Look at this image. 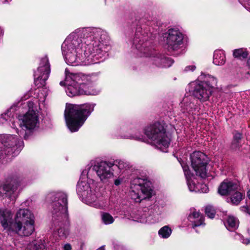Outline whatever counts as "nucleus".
Instances as JSON below:
<instances>
[{"label":"nucleus","instance_id":"nucleus-14","mask_svg":"<svg viewBox=\"0 0 250 250\" xmlns=\"http://www.w3.org/2000/svg\"><path fill=\"white\" fill-rule=\"evenodd\" d=\"M20 125L23 130H32L34 129L39 123L37 113L34 110L29 111L21 119Z\"/></svg>","mask_w":250,"mask_h":250},{"label":"nucleus","instance_id":"nucleus-40","mask_svg":"<svg viewBox=\"0 0 250 250\" xmlns=\"http://www.w3.org/2000/svg\"><path fill=\"white\" fill-rule=\"evenodd\" d=\"M240 141H232L231 148L234 150H237L240 148Z\"/></svg>","mask_w":250,"mask_h":250},{"label":"nucleus","instance_id":"nucleus-31","mask_svg":"<svg viewBox=\"0 0 250 250\" xmlns=\"http://www.w3.org/2000/svg\"><path fill=\"white\" fill-rule=\"evenodd\" d=\"M8 111L6 113L2 114L0 116V123L3 124L5 122L9 121L12 122V127H14L15 125L13 121V116H11V113Z\"/></svg>","mask_w":250,"mask_h":250},{"label":"nucleus","instance_id":"nucleus-30","mask_svg":"<svg viewBox=\"0 0 250 250\" xmlns=\"http://www.w3.org/2000/svg\"><path fill=\"white\" fill-rule=\"evenodd\" d=\"M233 55L235 58H237L239 59H245L248 57V53L246 50L243 48H240L234 50Z\"/></svg>","mask_w":250,"mask_h":250},{"label":"nucleus","instance_id":"nucleus-42","mask_svg":"<svg viewBox=\"0 0 250 250\" xmlns=\"http://www.w3.org/2000/svg\"><path fill=\"white\" fill-rule=\"evenodd\" d=\"M242 138V135L239 133H236L233 137V141H240Z\"/></svg>","mask_w":250,"mask_h":250},{"label":"nucleus","instance_id":"nucleus-12","mask_svg":"<svg viewBox=\"0 0 250 250\" xmlns=\"http://www.w3.org/2000/svg\"><path fill=\"white\" fill-rule=\"evenodd\" d=\"M115 165L106 162H101L95 165L93 169L96 172L101 181L106 182L108 180L113 176V167Z\"/></svg>","mask_w":250,"mask_h":250},{"label":"nucleus","instance_id":"nucleus-47","mask_svg":"<svg viewBox=\"0 0 250 250\" xmlns=\"http://www.w3.org/2000/svg\"><path fill=\"white\" fill-rule=\"evenodd\" d=\"M3 35V30L0 27V36H2Z\"/></svg>","mask_w":250,"mask_h":250},{"label":"nucleus","instance_id":"nucleus-16","mask_svg":"<svg viewBox=\"0 0 250 250\" xmlns=\"http://www.w3.org/2000/svg\"><path fill=\"white\" fill-rule=\"evenodd\" d=\"M18 186L19 183L15 180H12L10 183L0 186V198H15V195L14 194L16 191Z\"/></svg>","mask_w":250,"mask_h":250},{"label":"nucleus","instance_id":"nucleus-6","mask_svg":"<svg viewBox=\"0 0 250 250\" xmlns=\"http://www.w3.org/2000/svg\"><path fill=\"white\" fill-rule=\"evenodd\" d=\"M144 130L145 135L158 149L163 152H167V148L170 144V139L162 125L156 123L146 126Z\"/></svg>","mask_w":250,"mask_h":250},{"label":"nucleus","instance_id":"nucleus-13","mask_svg":"<svg viewBox=\"0 0 250 250\" xmlns=\"http://www.w3.org/2000/svg\"><path fill=\"white\" fill-rule=\"evenodd\" d=\"M165 38L168 47L173 50L179 48L183 43V35L177 29H169L165 33Z\"/></svg>","mask_w":250,"mask_h":250},{"label":"nucleus","instance_id":"nucleus-29","mask_svg":"<svg viewBox=\"0 0 250 250\" xmlns=\"http://www.w3.org/2000/svg\"><path fill=\"white\" fill-rule=\"evenodd\" d=\"M172 232L171 229L167 226L162 227L159 230V236L163 238H167L171 235Z\"/></svg>","mask_w":250,"mask_h":250},{"label":"nucleus","instance_id":"nucleus-38","mask_svg":"<svg viewBox=\"0 0 250 250\" xmlns=\"http://www.w3.org/2000/svg\"><path fill=\"white\" fill-rule=\"evenodd\" d=\"M183 170L184 171V174L186 177L187 178L188 177L191 178L193 175L191 174L189 170L188 166H187L186 164H182V165Z\"/></svg>","mask_w":250,"mask_h":250},{"label":"nucleus","instance_id":"nucleus-36","mask_svg":"<svg viewBox=\"0 0 250 250\" xmlns=\"http://www.w3.org/2000/svg\"><path fill=\"white\" fill-rule=\"evenodd\" d=\"M115 166L118 167L120 170H126L129 168L128 165L123 161H119L118 162V164H116Z\"/></svg>","mask_w":250,"mask_h":250},{"label":"nucleus","instance_id":"nucleus-18","mask_svg":"<svg viewBox=\"0 0 250 250\" xmlns=\"http://www.w3.org/2000/svg\"><path fill=\"white\" fill-rule=\"evenodd\" d=\"M196 100L192 96L184 98L181 103V110L183 113L189 114H195L198 110V106L195 103Z\"/></svg>","mask_w":250,"mask_h":250},{"label":"nucleus","instance_id":"nucleus-52","mask_svg":"<svg viewBox=\"0 0 250 250\" xmlns=\"http://www.w3.org/2000/svg\"><path fill=\"white\" fill-rule=\"evenodd\" d=\"M25 135L26 134H25V136H24V138H26Z\"/></svg>","mask_w":250,"mask_h":250},{"label":"nucleus","instance_id":"nucleus-45","mask_svg":"<svg viewBox=\"0 0 250 250\" xmlns=\"http://www.w3.org/2000/svg\"><path fill=\"white\" fill-rule=\"evenodd\" d=\"M60 84L62 86H63L65 84H66L67 86H68V84H67V83L66 82V81L65 80V82H63V81H61L60 83Z\"/></svg>","mask_w":250,"mask_h":250},{"label":"nucleus","instance_id":"nucleus-2","mask_svg":"<svg viewBox=\"0 0 250 250\" xmlns=\"http://www.w3.org/2000/svg\"><path fill=\"white\" fill-rule=\"evenodd\" d=\"M66 81L68 87L65 90L67 95L71 97L79 95H95L99 90L95 88L97 80L94 75H87L82 73H67L65 70Z\"/></svg>","mask_w":250,"mask_h":250},{"label":"nucleus","instance_id":"nucleus-35","mask_svg":"<svg viewBox=\"0 0 250 250\" xmlns=\"http://www.w3.org/2000/svg\"><path fill=\"white\" fill-rule=\"evenodd\" d=\"M194 221H190L192 225V228H194L195 227L200 226L203 224L204 222V218L200 217L199 219H193Z\"/></svg>","mask_w":250,"mask_h":250},{"label":"nucleus","instance_id":"nucleus-49","mask_svg":"<svg viewBox=\"0 0 250 250\" xmlns=\"http://www.w3.org/2000/svg\"><path fill=\"white\" fill-rule=\"evenodd\" d=\"M244 1L248 2V4L250 5V0H244Z\"/></svg>","mask_w":250,"mask_h":250},{"label":"nucleus","instance_id":"nucleus-32","mask_svg":"<svg viewBox=\"0 0 250 250\" xmlns=\"http://www.w3.org/2000/svg\"><path fill=\"white\" fill-rule=\"evenodd\" d=\"M102 220L105 225L111 224L114 221L113 217L109 213L106 212L102 214Z\"/></svg>","mask_w":250,"mask_h":250},{"label":"nucleus","instance_id":"nucleus-7","mask_svg":"<svg viewBox=\"0 0 250 250\" xmlns=\"http://www.w3.org/2000/svg\"><path fill=\"white\" fill-rule=\"evenodd\" d=\"M152 192L151 183L146 179L137 177L131 181L129 196L134 202L140 203L150 198Z\"/></svg>","mask_w":250,"mask_h":250},{"label":"nucleus","instance_id":"nucleus-44","mask_svg":"<svg viewBox=\"0 0 250 250\" xmlns=\"http://www.w3.org/2000/svg\"><path fill=\"white\" fill-rule=\"evenodd\" d=\"M122 181L123 180L121 178L117 179L115 180L114 184L116 186H119L122 183Z\"/></svg>","mask_w":250,"mask_h":250},{"label":"nucleus","instance_id":"nucleus-8","mask_svg":"<svg viewBox=\"0 0 250 250\" xmlns=\"http://www.w3.org/2000/svg\"><path fill=\"white\" fill-rule=\"evenodd\" d=\"M23 146L22 140L13 135L0 134V153L11 155L18 153Z\"/></svg>","mask_w":250,"mask_h":250},{"label":"nucleus","instance_id":"nucleus-3","mask_svg":"<svg viewBox=\"0 0 250 250\" xmlns=\"http://www.w3.org/2000/svg\"><path fill=\"white\" fill-rule=\"evenodd\" d=\"M47 201L52 200V214L55 224L60 222L61 226L57 229L60 239H65L69 233L68 227L65 224L68 221L67 195L62 191L51 192L47 194Z\"/></svg>","mask_w":250,"mask_h":250},{"label":"nucleus","instance_id":"nucleus-23","mask_svg":"<svg viewBox=\"0 0 250 250\" xmlns=\"http://www.w3.org/2000/svg\"><path fill=\"white\" fill-rule=\"evenodd\" d=\"M200 79L203 80V81H201V82L207 83L208 86H209V88H211V89L213 87L216 85V79L208 74H205L203 73H202L201 76H200Z\"/></svg>","mask_w":250,"mask_h":250},{"label":"nucleus","instance_id":"nucleus-41","mask_svg":"<svg viewBox=\"0 0 250 250\" xmlns=\"http://www.w3.org/2000/svg\"><path fill=\"white\" fill-rule=\"evenodd\" d=\"M195 69L196 66L194 65H188L185 68L184 71L185 72L193 71Z\"/></svg>","mask_w":250,"mask_h":250},{"label":"nucleus","instance_id":"nucleus-9","mask_svg":"<svg viewBox=\"0 0 250 250\" xmlns=\"http://www.w3.org/2000/svg\"><path fill=\"white\" fill-rule=\"evenodd\" d=\"M207 156L203 152L195 151L190 155L191 166L196 175L202 178L207 176Z\"/></svg>","mask_w":250,"mask_h":250},{"label":"nucleus","instance_id":"nucleus-33","mask_svg":"<svg viewBox=\"0 0 250 250\" xmlns=\"http://www.w3.org/2000/svg\"><path fill=\"white\" fill-rule=\"evenodd\" d=\"M205 213L209 218H213L215 215V210L212 206L208 205L205 208Z\"/></svg>","mask_w":250,"mask_h":250},{"label":"nucleus","instance_id":"nucleus-28","mask_svg":"<svg viewBox=\"0 0 250 250\" xmlns=\"http://www.w3.org/2000/svg\"><path fill=\"white\" fill-rule=\"evenodd\" d=\"M245 195L241 192L236 190L231 194L230 202L232 204L238 205L244 199Z\"/></svg>","mask_w":250,"mask_h":250},{"label":"nucleus","instance_id":"nucleus-53","mask_svg":"<svg viewBox=\"0 0 250 250\" xmlns=\"http://www.w3.org/2000/svg\"><path fill=\"white\" fill-rule=\"evenodd\" d=\"M0 250H2V249H1V248H0Z\"/></svg>","mask_w":250,"mask_h":250},{"label":"nucleus","instance_id":"nucleus-21","mask_svg":"<svg viewBox=\"0 0 250 250\" xmlns=\"http://www.w3.org/2000/svg\"><path fill=\"white\" fill-rule=\"evenodd\" d=\"M188 188L191 191L202 192L206 193L208 191V188L206 185L196 184L191 178H187Z\"/></svg>","mask_w":250,"mask_h":250},{"label":"nucleus","instance_id":"nucleus-37","mask_svg":"<svg viewBox=\"0 0 250 250\" xmlns=\"http://www.w3.org/2000/svg\"><path fill=\"white\" fill-rule=\"evenodd\" d=\"M200 217H203L199 212L194 211L188 216V219L190 221H194L193 219H199Z\"/></svg>","mask_w":250,"mask_h":250},{"label":"nucleus","instance_id":"nucleus-26","mask_svg":"<svg viewBox=\"0 0 250 250\" xmlns=\"http://www.w3.org/2000/svg\"><path fill=\"white\" fill-rule=\"evenodd\" d=\"M26 250H46V246L44 240H35L29 244Z\"/></svg>","mask_w":250,"mask_h":250},{"label":"nucleus","instance_id":"nucleus-11","mask_svg":"<svg viewBox=\"0 0 250 250\" xmlns=\"http://www.w3.org/2000/svg\"><path fill=\"white\" fill-rule=\"evenodd\" d=\"M189 86L193 95L201 101H207L211 94L212 89L205 83L193 82L190 83Z\"/></svg>","mask_w":250,"mask_h":250},{"label":"nucleus","instance_id":"nucleus-20","mask_svg":"<svg viewBox=\"0 0 250 250\" xmlns=\"http://www.w3.org/2000/svg\"><path fill=\"white\" fill-rule=\"evenodd\" d=\"M138 36V35L136 34L133 42V44L136 49L140 51L141 53L143 52V49H144V51L143 52V55H141V56L144 55L145 56H150L152 52V50L148 46L150 44L149 42H144V41H142L140 39V37Z\"/></svg>","mask_w":250,"mask_h":250},{"label":"nucleus","instance_id":"nucleus-24","mask_svg":"<svg viewBox=\"0 0 250 250\" xmlns=\"http://www.w3.org/2000/svg\"><path fill=\"white\" fill-rule=\"evenodd\" d=\"M226 62V58L223 51L219 50L215 51L213 55V62L217 65H223Z\"/></svg>","mask_w":250,"mask_h":250},{"label":"nucleus","instance_id":"nucleus-46","mask_svg":"<svg viewBox=\"0 0 250 250\" xmlns=\"http://www.w3.org/2000/svg\"><path fill=\"white\" fill-rule=\"evenodd\" d=\"M138 52H137V54H138V53H139V55H140V57H146V56H144H144H141V55H143V52H142V53H141L140 52V51H138ZM144 49H143V52H144Z\"/></svg>","mask_w":250,"mask_h":250},{"label":"nucleus","instance_id":"nucleus-4","mask_svg":"<svg viewBox=\"0 0 250 250\" xmlns=\"http://www.w3.org/2000/svg\"><path fill=\"white\" fill-rule=\"evenodd\" d=\"M95 104H66L64 117L66 125L72 132L77 131L94 110Z\"/></svg>","mask_w":250,"mask_h":250},{"label":"nucleus","instance_id":"nucleus-10","mask_svg":"<svg viewBox=\"0 0 250 250\" xmlns=\"http://www.w3.org/2000/svg\"><path fill=\"white\" fill-rule=\"evenodd\" d=\"M50 72V64L48 58L45 56L42 59L40 66L34 74L35 83L38 87L45 85V82L49 77Z\"/></svg>","mask_w":250,"mask_h":250},{"label":"nucleus","instance_id":"nucleus-1","mask_svg":"<svg viewBox=\"0 0 250 250\" xmlns=\"http://www.w3.org/2000/svg\"><path fill=\"white\" fill-rule=\"evenodd\" d=\"M107 38L105 33L100 29H77L62 45L66 62L73 66L96 63V61L101 57Z\"/></svg>","mask_w":250,"mask_h":250},{"label":"nucleus","instance_id":"nucleus-15","mask_svg":"<svg viewBox=\"0 0 250 250\" xmlns=\"http://www.w3.org/2000/svg\"><path fill=\"white\" fill-rule=\"evenodd\" d=\"M13 229L18 235L28 236L35 230V223L21 222L17 220L13 224Z\"/></svg>","mask_w":250,"mask_h":250},{"label":"nucleus","instance_id":"nucleus-27","mask_svg":"<svg viewBox=\"0 0 250 250\" xmlns=\"http://www.w3.org/2000/svg\"><path fill=\"white\" fill-rule=\"evenodd\" d=\"M154 61L156 65L165 67L170 66L173 63V61L171 58L167 57H157L155 59Z\"/></svg>","mask_w":250,"mask_h":250},{"label":"nucleus","instance_id":"nucleus-34","mask_svg":"<svg viewBox=\"0 0 250 250\" xmlns=\"http://www.w3.org/2000/svg\"><path fill=\"white\" fill-rule=\"evenodd\" d=\"M124 138L134 139L138 141H142L143 136L141 134H131L130 135H127L124 137Z\"/></svg>","mask_w":250,"mask_h":250},{"label":"nucleus","instance_id":"nucleus-19","mask_svg":"<svg viewBox=\"0 0 250 250\" xmlns=\"http://www.w3.org/2000/svg\"><path fill=\"white\" fill-rule=\"evenodd\" d=\"M17 220L21 222L35 223V216L29 209L20 208L16 213L15 222Z\"/></svg>","mask_w":250,"mask_h":250},{"label":"nucleus","instance_id":"nucleus-51","mask_svg":"<svg viewBox=\"0 0 250 250\" xmlns=\"http://www.w3.org/2000/svg\"><path fill=\"white\" fill-rule=\"evenodd\" d=\"M21 134H22V133H21V131H20V134H19V135H21Z\"/></svg>","mask_w":250,"mask_h":250},{"label":"nucleus","instance_id":"nucleus-50","mask_svg":"<svg viewBox=\"0 0 250 250\" xmlns=\"http://www.w3.org/2000/svg\"><path fill=\"white\" fill-rule=\"evenodd\" d=\"M97 250H104V249L103 247H101L100 249H98Z\"/></svg>","mask_w":250,"mask_h":250},{"label":"nucleus","instance_id":"nucleus-48","mask_svg":"<svg viewBox=\"0 0 250 250\" xmlns=\"http://www.w3.org/2000/svg\"><path fill=\"white\" fill-rule=\"evenodd\" d=\"M247 196L249 198V199L250 200V189L247 192Z\"/></svg>","mask_w":250,"mask_h":250},{"label":"nucleus","instance_id":"nucleus-17","mask_svg":"<svg viewBox=\"0 0 250 250\" xmlns=\"http://www.w3.org/2000/svg\"><path fill=\"white\" fill-rule=\"evenodd\" d=\"M240 188L239 184L235 181L225 180L218 189V192L221 195H227L232 194Z\"/></svg>","mask_w":250,"mask_h":250},{"label":"nucleus","instance_id":"nucleus-25","mask_svg":"<svg viewBox=\"0 0 250 250\" xmlns=\"http://www.w3.org/2000/svg\"><path fill=\"white\" fill-rule=\"evenodd\" d=\"M225 225L228 230L232 231L238 227L239 221L235 217L230 215L228 217Z\"/></svg>","mask_w":250,"mask_h":250},{"label":"nucleus","instance_id":"nucleus-22","mask_svg":"<svg viewBox=\"0 0 250 250\" xmlns=\"http://www.w3.org/2000/svg\"><path fill=\"white\" fill-rule=\"evenodd\" d=\"M12 215L8 210L0 211V221L2 226L4 228H7L11 223Z\"/></svg>","mask_w":250,"mask_h":250},{"label":"nucleus","instance_id":"nucleus-5","mask_svg":"<svg viewBox=\"0 0 250 250\" xmlns=\"http://www.w3.org/2000/svg\"><path fill=\"white\" fill-rule=\"evenodd\" d=\"M77 192L86 204L97 208H101L105 206L104 202L99 199L101 193L99 188L94 182L83 180L81 178L77 186Z\"/></svg>","mask_w":250,"mask_h":250},{"label":"nucleus","instance_id":"nucleus-39","mask_svg":"<svg viewBox=\"0 0 250 250\" xmlns=\"http://www.w3.org/2000/svg\"><path fill=\"white\" fill-rule=\"evenodd\" d=\"M235 239H239L242 243L244 244L248 245L250 243V240L249 239H245L242 236L239 234H235L234 236Z\"/></svg>","mask_w":250,"mask_h":250},{"label":"nucleus","instance_id":"nucleus-43","mask_svg":"<svg viewBox=\"0 0 250 250\" xmlns=\"http://www.w3.org/2000/svg\"><path fill=\"white\" fill-rule=\"evenodd\" d=\"M71 246L69 244H66L63 246V250H71Z\"/></svg>","mask_w":250,"mask_h":250}]
</instances>
